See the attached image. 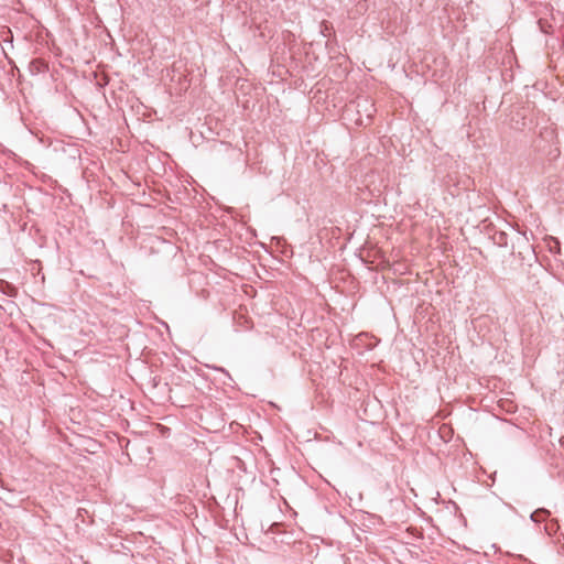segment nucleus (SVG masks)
<instances>
[{"label":"nucleus","mask_w":564,"mask_h":564,"mask_svg":"<svg viewBox=\"0 0 564 564\" xmlns=\"http://www.w3.org/2000/svg\"><path fill=\"white\" fill-rule=\"evenodd\" d=\"M491 238H492L494 243L499 247L508 246V235L505 231L496 230Z\"/></svg>","instance_id":"nucleus-2"},{"label":"nucleus","mask_w":564,"mask_h":564,"mask_svg":"<svg viewBox=\"0 0 564 564\" xmlns=\"http://www.w3.org/2000/svg\"><path fill=\"white\" fill-rule=\"evenodd\" d=\"M357 112L359 118L356 120L358 124H365L362 115H365L367 121H370L376 112L375 105L368 98H358L356 101Z\"/></svg>","instance_id":"nucleus-1"},{"label":"nucleus","mask_w":564,"mask_h":564,"mask_svg":"<svg viewBox=\"0 0 564 564\" xmlns=\"http://www.w3.org/2000/svg\"><path fill=\"white\" fill-rule=\"evenodd\" d=\"M549 514L550 512L546 509L541 508L531 513V520L539 523L543 521Z\"/></svg>","instance_id":"nucleus-3"}]
</instances>
